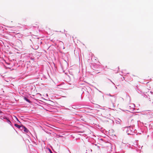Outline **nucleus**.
I'll use <instances>...</instances> for the list:
<instances>
[{"mask_svg":"<svg viewBox=\"0 0 153 153\" xmlns=\"http://www.w3.org/2000/svg\"><path fill=\"white\" fill-rule=\"evenodd\" d=\"M22 128H21V129L23 130L25 132L27 133L29 132V130L25 126L22 125Z\"/></svg>","mask_w":153,"mask_h":153,"instance_id":"nucleus-1","label":"nucleus"},{"mask_svg":"<svg viewBox=\"0 0 153 153\" xmlns=\"http://www.w3.org/2000/svg\"><path fill=\"white\" fill-rule=\"evenodd\" d=\"M111 102H112L113 105H114L116 102V98L115 97H113L111 99Z\"/></svg>","mask_w":153,"mask_h":153,"instance_id":"nucleus-2","label":"nucleus"},{"mask_svg":"<svg viewBox=\"0 0 153 153\" xmlns=\"http://www.w3.org/2000/svg\"><path fill=\"white\" fill-rule=\"evenodd\" d=\"M14 126L18 128H22V126H20L16 124H14Z\"/></svg>","mask_w":153,"mask_h":153,"instance_id":"nucleus-3","label":"nucleus"},{"mask_svg":"<svg viewBox=\"0 0 153 153\" xmlns=\"http://www.w3.org/2000/svg\"><path fill=\"white\" fill-rule=\"evenodd\" d=\"M4 119H6L7 120V122L10 124H11V121L8 119L7 117H5Z\"/></svg>","mask_w":153,"mask_h":153,"instance_id":"nucleus-4","label":"nucleus"},{"mask_svg":"<svg viewBox=\"0 0 153 153\" xmlns=\"http://www.w3.org/2000/svg\"><path fill=\"white\" fill-rule=\"evenodd\" d=\"M25 99L28 102H30V101L29 100L27 99V98L25 97Z\"/></svg>","mask_w":153,"mask_h":153,"instance_id":"nucleus-5","label":"nucleus"},{"mask_svg":"<svg viewBox=\"0 0 153 153\" xmlns=\"http://www.w3.org/2000/svg\"><path fill=\"white\" fill-rule=\"evenodd\" d=\"M15 117L16 118V120H17V121H18V122L19 123H20V122L19 120H18V119H17V118H16V117L15 116Z\"/></svg>","mask_w":153,"mask_h":153,"instance_id":"nucleus-6","label":"nucleus"},{"mask_svg":"<svg viewBox=\"0 0 153 153\" xmlns=\"http://www.w3.org/2000/svg\"><path fill=\"white\" fill-rule=\"evenodd\" d=\"M49 151H50V153H53L51 149H49Z\"/></svg>","mask_w":153,"mask_h":153,"instance_id":"nucleus-7","label":"nucleus"},{"mask_svg":"<svg viewBox=\"0 0 153 153\" xmlns=\"http://www.w3.org/2000/svg\"><path fill=\"white\" fill-rule=\"evenodd\" d=\"M120 99L122 100V101L123 100V99L122 98H120Z\"/></svg>","mask_w":153,"mask_h":153,"instance_id":"nucleus-8","label":"nucleus"}]
</instances>
